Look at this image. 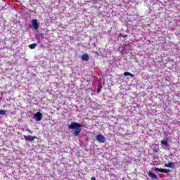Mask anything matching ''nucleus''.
I'll return each mask as SVG.
<instances>
[{
	"label": "nucleus",
	"mask_w": 180,
	"mask_h": 180,
	"mask_svg": "<svg viewBox=\"0 0 180 180\" xmlns=\"http://www.w3.org/2000/svg\"><path fill=\"white\" fill-rule=\"evenodd\" d=\"M96 140L98 143H105L106 141V138L103 136L101 134L96 136Z\"/></svg>",
	"instance_id": "2"
},
{
	"label": "nucleus",
	"mask_w": 180,
	"mask_h": 180,
	"mask_svg": "<svg viewBox=\"0 0 180 180\" xmlns=\"http://www.w3.org/2000/svg\"><path fill=\"white\" fill-rule=\"evenodd\" d=\"M165 167L166 168H175V166L174 165V163L173 162H169L167 165H165Z\"/></svg>",
	"instance_id": "9"
},
{
	"label": "nucleus",
	"mask_w": 180,
	"mask_h": 180,
	"mask_svg": "<svg viewBox=\"0 0 180 180\" xmlns=\"http://www.w3.org/2000/svg\"><path fill=\"white\" fill-rule=\"evenodd\" d=\"M36 44H32L29 46L30 49H31V50H33L34 49H36Z\"/></svg>",
	"instance_id": "12"
},
{
	"label": "nucleus",
	"mask_w": 180,
	"mask_h": 180,
	"mask_svg": "<svg viewBox=\"0 0 180 180\" xmlns=\"http://www.w3.org/2000/svg\"><path fill=\"white\" fill-rule=\"evenodd\" d=\"M34 118L37 120V122H40V120H41V119L43 118V114H41V112H37L34 115Z\"/></svg>",
	"instance_id": "4"
},
{
	"label": "nucleus",
	"mask_w": 180,
	"mask_h": 180,
	"mask_svg": "<svg viewBox=\"0 0 180 180\" xmlns=\"http://www.w3.org/2000/svg\"><path fill=\"white\" fill-rule=\"evenodd\" d=\"M124 77L129 76V77H131L132 78L134 77V75H133L132 73H130L129 72H124Z\"/></svg>",
	"instance_id": "10"
},
{
	"label": "nucleus",
	"mask_w": 180,
	"mask_h": 180,
	"mask_svg": "<svg viewBox=\"0 0 180 180\" xmlns=\"http://www.w3.org/2000/svg\"><path fill=\"white\" fill-rule=\"evenodd\" d=\"M68 127L72 130H75L73 134L77 137L81 133V127H82V125L78 122H71Z\"/></svg>",
	"instance_id": "1"
},
{
	"label": "nucleus",
	"mask_w": 180,
	"mask_h": 180,
	"mask_svg": "<svg viewBox=\"0 0 180 180\" xmlns=\"http://www.w3.org/2000/svg\"><path fill=\"white\" fill-rule=\"evenodd\" d=\"M91 180H96V179H95V177H91Z\"/></svg>",
	"instance_id": "18"
},
{
	"label": "nucleus",
	"mask_w": 180,
	"mask_h": 180,
	"mask_svg": "<svg viewBox=\"0 0 180 180\" xmlns=\"http://www.w3.org/2000/svg\"><path fill=\"white\" fill-rule=\"evenodd\" d=\"M0 115H2V116H4V115H6V111L4 110H0Z\"/></svg>",
	"instance_id": "13"
},
{
	"label": "nucleus",
	"mask_w": 180,
	"mask_h": 180,
	"mask_svg": "<svg viewBox=\"0 0 180 180\" xmlns=\"http://www.w3.org/2000/svg\"><path fill=\"white\" fill-rule=\"evenodd\" d=\"M99 92H101V89L98 88V89H97V93L99 94Z\"/></svg>",
	"instance_id": "17"
},
{
	"label": "nucleus",
	"mask_w": 180,
	"mask_h": 180,
	"mask_svg": "<svg viewBox=\"0 0 180 180\" xmlns=\"http://www.w3.org/2000/svg\"><path fill=\"white\" fill-rule=\"evenodd\" d=\"M148 176L150 178H151L152 179H158V177L157 176V174H154V173H153L151 172H149L148 173Z\"/></svg>",
	"instance_id": "7"
},
{
	"label": "nucleus",
	"mask_w": 180,
	"mask_h": 180,
	"mask_svg": "<svg viewBox=\"0 0 180 180\" xmlns=\"http://www.w3.org/2000/svg\"><path fill=\"white\" fill-rule=\"evenodd\" d=\"M119 37H123V39H126L127 37V34H120Z\"/></svg>",
	"instance_id": "14"
},
{
	"label": "nucleus",
	"mask_w": 180,
	"mask_h": 180,
	"mask_svg": "<svg viewBox=\"0 0 180 180\" xmlns=\"http://www.w3.org/2000/svg\"><path fill=\"white\" fill-rule=\"evenodd\" d=\"M154 170L155 171H158V172H162V174H168V172H169V169H160L158 167L155 168Z\"/></svg>",
	"instance_id": "6"
},
{
	"label": "nucleus",
	"mask_w": 180,
	"mask_h": 180,
	"mask_svg": "<svg viewBox=\"0 0 180 180\" xmlns=\"http://www.w3.org/2000/svg\"><path fill=\"white\" fill-rule=\"evenodd\" d=\"M26 131H28V133H30V134H33V131H32V130L29 129V128H27L26 129Z\"/></svg>",
	"instance_id": "16"
},
{
	"label": "nucleus",
	"mask_w": 180,
	"mask_h": 180,
	"mask_svg": "<svg viewBox=\"0 0 180 180\" xmlns=\"http://www.w3.org/2000/svg\"><path fill=\"white\" fill-rule=\"evenodd\" d=\"M160 151V148H155L153 149V153H158Z\"/></svg>",
	"instance_id": "15"
},
{
	"label": "nucleus",
	"mask_w": 180,
	"mask_h": 180,
	"mask_svg": "<svg viewBox=\"0 0 180 180\" xmlns=\"http://www.w3.org/2000/svg\"><path fill=\"white\" fill-rule=\"evenodd\" d=\"M32 25L35 30H37L39 29V26H40L36 19L32 20Z\"/></svg>",
	"instance_id": "5"
},
{
	"label": "nucleus",
	"mask_w": 180,
	"mask_h": 180,
	"mask_svg": "<svg viewBox=\"0 0 180 180\" xmlns=\"http://www.w3.org/2000/svg\"><path fill=\"white\" fill-rule=\"evenodd\" d=\"M24 138L26 141H34V140H36V139H37V136H33L31 135H28V136L24 135Z\"/></svg>",
	"instance_id": "3"
},
{
	"label": "nucleus",
	"mask_w": 180,
	"mask_h": 180,
	"mask_svg": "<svg viewBox=\"0 0 180 180\" xmlns=\"http://www.w3.org/2000/svg\"><path fill=\"white\" fill-rule=\"evenodd\" d=\"M82 60H83V61H89V56L86 53L83 54L82 56Z\"/></svg>",
	"instance_id": "8"
},
{
	"label": "nucleus",
	"mask_w": 180,
	"mask_h": 180,
	"mask_svg": "<svg viewBox=\"0 0 180 180\" xmlns=\"http://www.w3.org/2000/svg\"><path fill=\"white\" fill-rule=\"evenodd\" d=\"M161 143L163 144V146H168V140L167 139L162 140Z\"/></svg>",
	"instance_id": "11"
}]
</instances>
